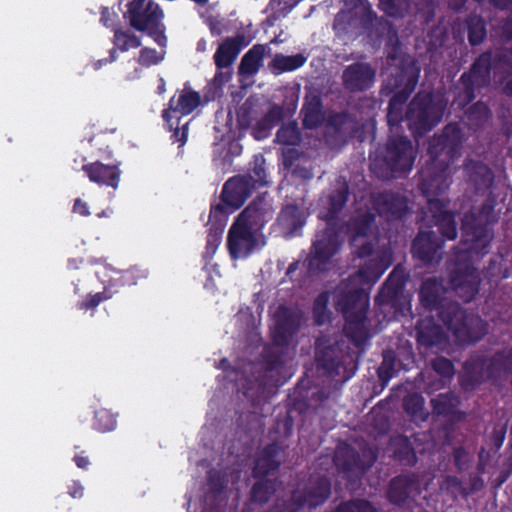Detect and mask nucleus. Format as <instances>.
<instances>
[{
    "instance_id": "1",
    "label": "nucleus",
    "mask_w": 512,
    "mask_h": 512,
    "mask_svg": "<svg viewBox=\"0 0 512 512\" xmlns=\"http://www.w3.org/2000/svg\"><path fill=\"white\" fill-rule=\"evenodd\" d=\"M464 140L461 126L448 123L429 140L430 161L418 173V189L427 200L431 226L437 227L444 242L458 236V214L449 209L450 201L442 195L450 186L449 167L460 156Z\"/></svg>"
},
{
    "instance_id": "2",
    "label": "nucleus",
    "mask_w": 512,
    "mask_h": 512,
    "mask_svg": "<svg viewBox=\"0 0 512 512\" xmlns=\"http://www.w3.org/2000/svg\"><path fill=\"white\" fill-rule=\"evenodd\" d=\"M445 288L436 278L426 279L419 291L422 306L436 311L439 320L452 333L456 342L473 344L482 340L488 331V324L480 316L468 313L458 302L447 300Z\"/></svg>"
},
{
    "instance_id": "3",
    "label": "nucleus",
    "mask_w": 512,
    "mask_h": 512,
    "mask_svg": "<svg viewBox=\"0 0 512 512\" xmlns=\"http://www.w3.org/2000/svg\"><path fill=\"white\" fill-rule=\"evenodd\" d=\"M349 194L348 184L343 182L327 196V209L320 213V218L326 221L327 226L317 235L304 261L309 276H317L326 271L331 258L340 248L342 225L338 223V216L345 207Z\"/></svg>"
},
{
    "instance_id": "4",
    "label": "nucleus",
    "mask_w": 512,
    "mask_h": 512,
    "mask_svg": "<svg viewBox=\"0 0 512 512\" xmlns=\"http://www.w3.org/2000/svg\"><path fill=\"white\" fill-rule=\"evenodd\" d=\"M512 377V347L496 350L491 355L476 353L463 365L460 384L465 390H474L487 381L508 380Z\"/></svg>"
},
{
    "instance_id": "5",
    "label": "nucleus",
    "mask_w": 512,
    "mask_h": 512,
    "mask_svg": "<svg viewBox=\"0 0 512 512\" xmlns=\"http://www.w3.org/2000/svg\"><path fill=\"white\" fill-rule=\"evenodd\" d=\"M416 151L407 136H392L384 148L371 159V172L382 181L406 176L413 168Z\"/></svg>"
},
{
    "instance_id": "6",
    "label": "nucleus",
    "mask_w": 512,
    "mask_h": 512,
    "mask_svg": "<svg viewBox=\"0 0 512 512\" xmlns=\"http://www.w3.org/2000/svg\"><path fill=\"white\" fill-rule=\"evenodd\" d=\"M486 200L478 213L467 212L462 218V238L460 246H465L466 252H476L486 255L493 239V224L496 222L494 208L496 197L492 190L486 192Z\"/></svg>"
},
{
    "instance_id": "7",
    "label": "nucleus",
    "mask_w": 512,
    "mask_h": 512,
    "mask_svg": "<svg viewBox=\"0 0 512 512\" xmlns=\"http://www.w3.org/2000/svg\"><path fill=\"white\" fill-rule=\"evenodd\" d=\"M123 18L131 28L146 32L160 47L167 45L165 14L161 6L153 0H132L127 5Z\"/></svg>"
},
{
    "instance_id": "8",
    "label": "nucleus",
    "mask_w": 512,
    "mask_h": 512,
    "mask_svg": "<svg viewBox=\"0 0 512 512\" xmlns=\"http://www.w3.org/2000/svg\"><path fill=\"white\" fill-rule=\"evenodd\" d=\"M265 159L256 158L254 166L245 174H238L229 178L223 185L220 200L233 209H239L256 189L268 184L265 169Z\"/></svg>"
},
{
    "instance_id": "9",
    "label": "nucleus",
    "mask_w": 512,
    "mask_h": 512,
    "mask_svg": "<svg viewBox=\"0 0 512 512\" xmlns=\"http://www.w3.org/2000/svg\"><path fill=\"white\" fill-rule=\"evenodd\" d=\"M331 495V482L325 476L311 477L302 489H295L287 499L277 498L266 512H299L323 505Z\"/></svg>"
},
{
    "instance_id": "10",
    "label": "nucleus",
    "mask_w": 512,
    "mask_h": 512,
    "mask_svg": "<svg viewBox=\"0 0 512 512\" xmlns=\"http://www.w3.org/2000/svg\"><path fill=\"white\" fill-rule=\"evenodd\" d=\"M446 101L434 92H418L408 105L405 118L419 135L432 130L442 119Z\"/></svg>"
},
{
    "instance_id": "11",
    "label": "nucleus",
    "mask_w": 512,
    "mask_h": 512,
    "mask_svg": "<svg viewBox=\"0 0 512 512\" xmlns=\"http://www.w3.org/2000/svg\"><path fill=\"white\" fill-rule=\"evenodd\" d=\"M491 51L481 53L472 63L470 69L464 72L454 85L452 106L465 108L476 97L477 89L487 87L491 80Z\"/></svg>"
},
{
    "instance_id": "12",
    "label": "nucleus",
    "mask_w": 512,
    "mask_h": 512,
    "mask_svg": "<svg viewBox=\"0 0 512 512\" xmlns=\"http://www.w3.org/2000/svg\"><path fill=\"white\" fill-rule=\"evenodd\" d=\"M456 264L450 273V285L456 295L465 303L472 301L479 292L481 278L471 259L476 252H466L465 246L457 247Z\"/></svg>"
},
{
    "instance_id": "13",
    "label": "nucleus",
    "mask_w": 512,
    "mask_h": 512,
    "mask_svg": "<svg viewBox=\"0 0 512 512\" xmlns=\"http://www.w3.org/2000/svg\"><path fill=\"white\" fill-rule=\"evenodd\" d=\"M316 359L319 368L328 376L339 377L342 382L351 379L358 369L355 352L344 341L325 347Z\"/></svg>"
},
{
    "instance_id": "14",
    "label": "nucleus",
    "mask_w": 512,
    "mask_h": 512,
    "mask_svg": "<svg viewBox=\"0 0 512 512\" xmlns=\"http://www.w3.org/2000/svg\"><path fill=\"white\" fill-rule=\"evenodd\" d=\"M406 278L402 271L394 268L374 299L377 313L384 314V320L403 315L407 304L404 295Z\"/></svg>"
},
{
    "instance_id": "15",
    "label": "nucleus",
    "mask_w": 512,
    "mask_h": 512,
    "mask_svg": "<svg viewBox=\"0 0 512 512\" xmlns=\"http://www.w3.org/2000/svg\"><path fill=\"white\" fill-rule=\"evenodd\" d=\"M362 26L370 30L378 40L385 41V49L388 61H400L407 58L402 55L401 43L396 27L384 17H378L371 9H367L362 17Z\"/></svg>"
},
{
    "instance_id": "16",
    "label": "nucleus",
    "mask_w": 512,
    "mask_h": 512,
    "mask_svg": "<svg viewBox=\"0 0 512 512\" xmlns=\"http://www.w3.org/2000/svg\"><path fill=\"white\" fill-rule=\"evenodd\" d=\"M397 62L398 68L390 79L391 84L397 91L393 94L389 103L392 107L403 108L417 87L420 68L410 58H401Z\"/></svg>"
},
{
    "instance_id": "17",
    "label": "nucleus",
    "mask_w": 512,
    "mask_h": 512,
    "mask_svg": "<svg viewBox=\"0 0 512 512\" xmlns=\"http://www.w3.org/2000/svg\"><path fill=\"white\" fill-rule=\"evenodd\" d=\"M275 328L272 342L275 346L289 347L292 338L298 333L302 323V312L280 305L275 312Z\"/></svg>"
},
{
    "instance_id": "18",
    "label": "nucleus",
    "mask_w": 512,
    "mask_h": 512,
    "mask_svg": "<svg viewBox=\"0 0 512 512\" xmlns=\"http://www.w3.org/2000/svg\"><path fill=\"white\" fill-rule=\"evenodd\" d=\"M420 493L421 487L417 476L414 473H402L389 481L386 498L392 505L403 507L415 501Z\"/></svg>"
},
{
    "instance_id": "19",
    "label": "nucleus",
    "mask_w": 512,
    "mask_h": 512,
    "mask_svg": "<svg viewBox=\"0 0 512 512\" xmlns=\"http://www.w3.org/2000/svg\"><path fill=\"white\" fill-rule=\"evenodd\" d=\"M201 104V95L199 92L193 90L188 82L184 84L182 90H177V93L170 98L168 107L162 111V119L166 126L173 128V116L179 114L178 117L190 115Z\"/></svg>"
},
{
    "instance_id": "20",
    "label": "nucleus",
    "mask_w": 512,
    "mask_h": 512,
    "mask_svg": "<svg viewBox=\"0 0 512 512\" xmlns=\"http://www.w3.org/2000/svg\"><path fill=\"white\" fill-rule=\"evenodd\" d=\"M444 244V239H441L434 231L420 230L412 241L411 254L413 258L429 265L442 259Z\"/></svg>"
},
{
    "instance_id": "21",
    "label": "nucleus",
    "mask_w": 512,
    "mask_h": 512,
    "mask_svg": "<svg viewBox=\"0 0 512 512\" xmlns=\"http://www.w3.org/2000/svg\"><path fill=\"white\" fill-rule=\"evenodd\" d=\"M341 78L347 92H366L375 83L376 70L367 62H354L344 68Z\"/></svg>"
},
{
    "instance_id": "22",
    "label": "nucleus",
    "mask_w": 512,
    "mask_h": 512,
    "mask_svg": "<svg viewBox=\"0 0 512 512\" xmlns=\"http://www.w3.org/2000/svg\"><path fill=\"white\" fill-rule=\"evenodd\" d=\"M254 232L247 224L233 222L227 236V248L232 259L246 258L254 251L257 245Z\"/></svg>"
},
{
    "instance_id": "23",
    "label": "nucleus",
    "mask_w": 512,
    "mask_h": 512,
    "mask_svg": "<svg viewBox=\"0 0 512 512\" xmlns=\"http://www.w3.org/2000/svg\"><path fill=\"white\" fill-rule=\"evenodd\" d=\"M376 459V453L368 446L360 450L346 446L336 456L337 463L346 472L364 473L374 465Z\"/></svg>"
},
{
    "instance_id": "24",
    "label": "nucleus",
    "mask_w": 512,
    "mask_h": 512,
    "mask_svg": "<svg viewBox=\"0 0 512 512\" xmlns=\"http://www.w3.org/2000/svg\"><path fill=\"white\" fill-rule=\"evenodd\" d=\"M284 460V450L280 443L267 444L257 455L252 469L254 478H264L278 471Z\"/></svg>"
},
{
    "instance_id": "25",
    "label": "nucleus",
    "mask_w": 512,
    "mask_h": 512,
    "mask_svg": "<svg viewBox=\"0 0 512 512\" xmlns=\"http://www.w3.org/2000/svg\"><path fill=\"white\" fill-rule=\"evenodd\" d=\"M119 162L104 164L100 160L84 164L82 171L88 179L99 185L117 189L120 183L121 170Z\"/></svg>"
},
{
    "instance_id": "26",
    "label": "nucleus",
    "mask_w": 512,
    "mask_h": 512,
    "mask_svg": "<svg viewBox=\"0 0 512 512\" xmlns=\"http://www.w3.org/2000/svg\"><path fill=\"white\" fill-rule=\"evenodd\" d=\"M464 171L468 182L474 187L477 194L485 195L494 185V174L490 167L481 161L466 160Z\"/></svg>"
},
{
    "instance_id": "27",
    "label": "nucleus",
    "mask_w": 512,
    "mask_h": 512,
    "mask_svg": "<svg viewBox=\"0 0 512 512\" xmlns=\"http://www.w3.org/2000/svg\"><path fill=\"white\" fill-rule=\"evenodd\" d=\"M416 340L420 347L431 349L446 343L447 337L442 327L432 317L420 318L415 326Z\"/></svg>"
},
{
    "instance_id": "28",
    "label": "nucleus",
    "mask_w": 512,
    "mask_h": 512,
    "mask_svg": "<svg viewBox=\"0 0 512 512\" xmlns=\"http://www.w3.org/2000/svg\"><path fill=\"white\" fill-rule=\"evenodd\" d=\"M378 213L385 216L388 220L402 219L407 210L408 203L400 193L384 191L376 199Z\"/></svg>"
},
{
    "instance_id": "29",
    "label": "nucleus",
    "mask_w": 512,
    "mask_h": 512,
    "mask_svg": "<svg viewBox=\"0 0 512 512\" xmlns=\"http://www.w3.org/2000/svg\"><path fill=\"white\" fill-rule=\"evenodd\" d=\"M491 71L494 76L499 78L501 83H505L503 90L506 95L512 96V46L497 50L495 54L491 52Z\"/></svg>"
},
{
    "instance_id": "30",
    "label": "nucleus",
    "mask_w": 512,
    "mask_h": 512,
    "mask_svg": "<svg viewBox=\"0 0 512 512\" xmlns=\"http://www.w3.org/2000/svg\"><path fill=\"white\" fill-rule=\"evenodd\" d=\"M307 213L303 205L289 203L282 207L277 222L281 229L289 236H294L306 224Z\"/></svg>"
},
{
    "instance_id": "31",
    "label": "nucleus",
    "mask_w": 512,
    "mask_h": 512,
    "mask_svg": "<svg viewBox=\"0 0 512 512\" xmlns=\"http://www.w3.org/2000/svg\"><path fill=\"white\" fill-rule=\"evenodd\" d=\"M300 115L302 117V125L305 129H316L323 124V102L318 93L313 92L306 94Z\"/></svg>"
},
{
    "instance_id": "32",
    "label": "nucleus",
    "mask_w": 512,
    "mask_h": 512,
    "mask_svg": "<svg viewBox=\"0 0 512 512\" xmlns=\"http://www.w3.org/2000/svg\"><path fill=\"white\" fill-rule=\"evenodd\" d=\"M236 210L237 209H233L230 207V205L222 202L221 200L219 203L211 205L209 222L211 223L213 220H215V223H212L209 228V233L207 236V248L216 247L218 245L223 233L226 217Z\"/></svg>"
},
{
    "instance_id": "33",
    "label": "nucleus",
    "mask_w": 512,
    "mask_h": 512,
    "mask_svg": "<svg viewBox=\"0 0 512 512\" xmlns=\"http://www.w3.org/2000/svg\"><path fill=\"white\" fill-rule=\"evenodd\" d=\"M342 312L345 318L358 316L361 312L367 317L369 293L363 288L349 290L341 299Z\"/></svg>"
},
{
    "instance_id": "34",
    "label": "nucleus",
    "mask_w": 512,
    "mask_h": 512,
    "mask_svg": "<svg viewBox=\"0 0 512 512\" xmlns=\"http://www.w3.org/2000/svg\"><path fill=\"white\" fill-rule=\"evenodd\" d=\"M284 117L283 108L279 105H272L267 113L260 116L250 127L251 135L256 140H263L270 136L271 130L278 125Z\"/></svg>"
},
{
    "instance_id": "35",
    "label": "nucleus",
    "mask_w": 512,
    "mask_h": 512,
    "mask_svg": "<svg viewBox=\"0 0 512 512\" xmlns=\"http://www.w3.org/2000/svg\"><path fill=\"white\" fill-rule=\"evenodd\" d=\"M268 210L263 199H254L237 217L236 221L247 224L253 230H260L267 223Z\"/></svg>"
},
{
    "instance_id": "36",
    "label": "nucleus",
    "mask_w": 512,
    "mask_h": 512,
    "mask_svg": "<svg viewBox=\"0 0 512 512\" xmlns=\"http://www.w3.org/2000/svg\"><path fill=\"white\" fill-rule=\"evenodd\" d=\"M434 414L443 417H456L461 420L464 413L458 410L460 399L452 392L440 393L430 401Z\"/></svg>"
},
{
    "instance_id": "37",
    "label": "nucleus",
    "mask_w": 512,
    "mask_h": 512,
    "mask_svg": "<svg viewBox=\"0 0 512 512\" xmlns=\"http://www.w3.org/2000/svg\"><path fill=\"white\" fill-rule=\"evenodd\" d=\"M242 36L227 38L221 43L214 54V62L217 69L229 68L241 51Z\"/></svg>"
},
{
    "instance_id": "38",
    "label": "nucleus",
    "mask_w": 512,
    "mask_h": 512,
    "mask_svg": "<svg viewBox=\"0 0 512 512\" xmlns=\"http://www.w3.org/2000/svg\"><path fill=\"white\" fill-rule=\"evenodd\" d=\"M266 52V46L263 44H255L242 57L238 67L239 76L251 77L260 70L263 58Z\"/></svg>"
},
{
    "instance_id": "39",
    "label": "nucleus",
    "mask_w": 512,
    "mask_h": 512,
    "mask_svg": "<svg viewBox=\"0 0 512 512\" xmlns=\"http://www.w3.org/2000/svg\"><path fill=\"white\" fill-rule=\"evenodd\" d=\"M366 320L367 317H364L362 312L358 314V316L346 318L347 323L344 327V332L358 349L363 348L370 337L369 331L365 325Z\"/></svg>"
},
{
    "instance_id": "40",
    "label": "nucleus",
    "mask_w": 512,
    "mask_h": 512,
    "mask_svg": "<svg viewBox=\"0 0 512 512\" xmlns=\"http://www.w3.org/2000/svg\"><path fill=\"white\" fill-rule=\"evenodd\" d=\"M491 116L492 112L488 105L478 101L465 111L463 121L470 130L478 131L487 124Z\"/></svg>"
},
{
    "instance_id": "41",
    "label": "nucleus",
    "mask_w": 512,
    "mask_h": 512,
    "mask_svg": "<svg viewBox=\"0 0 512 512\" xmlns=\"http://www.w3.org/2000/svg\"><path fill=\"white\" fill-rule=\"evenodd\" d=\"M464 30L471 46H478L487 37V22L479 14L471 13L464 20Z\"/></svg>"
},
{
    "instance_id": "42",
    "label": "nucleus",
    "mask_w": 512,
    "mask_h": 512,
    "mask_svg": "<svg viewBox=\"0 0 512 512\" xmlns=\"http://www.w3.org/2000/svg\"><path fill=\"white\" fill-rule=\"evenodd\" d=\"M388 265L380 257H373L360 266L356 277L365 285L375 284L383 275Z\"/></svg>"
},
{
    "instance_id": "43",
    "label": "nucleus",
    "mask_w": 512,
    "mask_h": 512,
    "mask_svg": "<svg viewBox=\"0 0 512 512\" xmlns=\"http://www.w3.org/2000/svg\"><path fill=\"white\" fill-rule=\"evenodd\" d=\"M393 457L401 464L414 466L417 462L415 449L407 436L399 435L391 439Z\"/></svg>"
},
{
    "instance_id": "44",
    "label": "nucleus",
    "mask_w": 512,
    "mask_h": 512,
    "mask_svg": "<svg viewBox=\"0 0 512 512\" xmlns=\"http://www.w3.org/2000/svg\"><path fill=\"white\" fill-rule=\"evenodd\" d=\"M306 60V57L302 54L286 56L277 53L269 63V69L274 75H280L299 69L305 64Z\"/></svg>"
},
{
    "instance_id": "45",
    "label": "nucleus",
    "mask_w": 512,
    "mask_h": 512,
    "mask_svg": "<svg viewBox=\"0 0 512 512\" xmlns=\"http://www.w3.org/2000/svg\"><path fill=\"white\" fill-rule=\"evenodd\" d=\"M262 115V106L258 99L249 97L240 106L237 112V121L242 128H250Z\"/></svg>"
},
{
    "instance_id": "46",
    "label": "nucleus",
    "mask_w": 512,
    "mask_h": 512,
    "mask_svg": "<svg viewBox=\"0 0 512 512\" xmlns=\"http://www.w3.org/2000/svg\"><path fill=\"white\" fill-rule=\"evenodd\" d=\"M416 0H379V8L389 17L403 19L408 15Z\"/></svg>"
},
{
    "instance_id": "47",
    "label": "nucleus",
    "mask_w": 512,
    "mask_h": 512,
    "mask_svg": "<svg viewBox=\"0 0 512 512\" xmlns=\"http://www.w3.org/2000/svg\"><path fill=\"white\" fill-rule=\"evenodd\" d=\"M250 491V501L260 505L266 504L272 495L276 492V481L264 478H258Z\"/></svg>"
},
{
    "instance_id": "48",
    "label": "nucleus",
    "mask_w": 512,
    "mask_h": 512,
    "mask_svg": "<svg viewBox=\"0 0 512 512\" xmlns=\"http://www.w3.org/2000/svg\"><path fill=\"white\" fill-rule=\"evenodd\" d=\"M148 272L146 269H142L137 266L130 267L122 271L117 278L111 279L113 283V289L124 286L137 285L139 281L146 279Z\"/></svg>"
},
{
    "instance_id": "49",
    "label": "nucleus",
    "mask_w": 512,
    "mask_h": 512,
    "mask_svg": "<svg viewBox=\"0 0 512 512\" xmlns=\"http://www.w3.org/2000/svg\"><path fill=\"white\" fill-rule=\"evenodd\" d=\"M113 44L115 50L118 49L121 52H126L132 48H138L141 46V39L131 30H123L122 28H115L113 30Z\"/></svg>"
},
{
    "instance_id": "50",
    "label": "nucleus",
    "mask_w": 512,
    "mask_h": 512,
    "mask_svg": "<svg viewBox=\"0 0 512 512\" xmlns=\"http://www.w3.org/2000/svg\"><path fill=\"white\" fill-rule=\"evenodd\" d=\"M382 357L377 373L379 379L386 384L397 374L399 369L396 367L397 358L394 350H384Z\"/></svg>"
},
{
    "instance_id": "51",
    "label": "nucleus",
    "mask_w": 512,
    "mask_h": 512,
    "mask_svg": "<svg viewBox=\"0 0 512 512\" xmlns=\"http://www.w3.org/2000/svg\"><path fill=\"white\" fill-rule=\"evenodd\" d=\"M276 141L287 146H297L301 142V133L295 121L282 124L276 133Z\"/></svg>"
},
{
    "instance_id": "52",
    "label": "nucleus",
    "mask_w": 512,
    "mask_h": 512,
    "mask_svg": "<svg viewBox=\"0 0 512 512\" xmlns=\"http://www.w3.org/2000/svg\"><path fill=\"white\" fill-rule=\"evenodd\" d=\"M117 426L116 415L106 408L95 411L92 427L100 433L113 431Z\"/></svg>"
},
{
    "instance_id": "53",
    "label": "nucleus",
    "mask_w": 512,
    "mask_h": 512,
    "mask_svg": "<svg viewBox=\"0 0 512 512\" xmlns=\"http://www.w3.org/2000/svg\"><path fill=\"white\" fill-rule=\"evenodd\" d=\"M117 292H118L117 289H113L112 281H109L108 284L104 287V290L102 292H98L96 294H88L84 300L78 302L77 308L79 310L94 309L102 301L112 298V296Z\"/></svg>"
},
{
    "instance_id": "54",
    "label": "nucleus",
    "mask_w": 512,
    "mask_h": 512,
    "mask_svg": "<svg viewBox=\"0 0 512 512\" xmlns=\"http://www.w3.org/2000/svg\"><path fill=\"white\" fill-rule=\"evenodd\" d=\"M272 344H274L272 342ZM288 347H281L272 345L270 348L265 349L263 353L264 368L268 372L278 370L284 365V350Z\"/></svg>"
},
{
    "instance_id": "55",
    "label": "nucleus",
    "mask_w": 512,
    "mask_h": 512,
    "mask_svg": "<svg viewBox=\"0 0 512 512\" xmlns=\"http://www.w3.org/2000/svg\"><path fill=\"white\" fill-rule=\"evenodd\" d=\"M328 301L329 297L326 292L320 293L314 300L313 316L317 325H323L330 319Z\"/></svg>"
},
{
    "instance_id": "56",
    "label": "nucleus",
    "mask_w": 512,
    "mask_h": 512,
    "mask_svg": "<svg viewBox=\"0 0 512 512\" xmlns=\"http://www.w3.org/2000/svg\"><path fill=\"white\" fill-rule=\"evenodd\" d=\"M207 484L209 491L215 496L220 495L227 484L226 475L216 469H211L207 473Z\"/></svg>"
},
{
    "instance_id": "57",
    "label": "nucleus",
    "mask_w": 512,
    "mask_h": 512,
    "mask_svg": "<svg viewBox=\"0 0 512 512\" xmlns=\"http://www.w3.org/2000/svg\"><path fill=\"white\" fill-rule=\"evenodd\" d=\"M432 369L443 378L451 379L455 374L453 362L444 357L437 356L431 361Z\"/></svg>"
},
{
    "instance_id": "58",
    "label": "nucleus",
    "mask_w": 512,
    "mask_h": 512,
    "mask_svg": "<svg viewBox=\"0 0 512 512\" xmlns=\"http://www.w3.org/2000/svg\"><path fill=\"white\" fill-rule=\"evenodd\" d=\"M423 398L418 394H412L404 398L403 407L412 417H418L423 412Z\"/></svg>"
},
{
    "instance_id": "59",
    "label": "nucleus",
    "mask_w": 512,
    "mask_h": 512,
    "mask_svg": "<svg viewBox=\"0 0 512 512\" xmlns=\"http://www.w3.org/2000/svg\"><path fill=\"white\" fill-rule=\"evenodd\" d=\"M163 60L156 49L144 47L139 52L138 62L140 65L150 67L159 64Z\"/></svg>"
},
{
    "instance_id": "60",
    "label": "nucleus",
    "mask_w": 512,
    "mask_h": 512,
    "mask_svg": "<svg viewBox=\"0 0 512 512\" xmlns=\"http://www.w3.org/2000/svg\"><path fill=\"white\" fill-rule=\"evenodd\" d=\"M180 117H176V120L173 121V128L166 126L169 131L172 132L173 142H179L180 146H183L188 139V125L189 122H186L182 127H179Z\"/></svg>"
},
{
    "instance_id": "61",
    "label": "nucleus",
    "mask_w": 512,
    "mask_h": 512,
    "mask_svg": "<svg viewBox=\"0 0 512 512\" xmlns=\"http://www.w3.org/2000/svg\"><path fill=\"white\" fill-rule=\"evenodd\" d=\"M469 454L462 446L453 449V462L458 472L467 470L469 466Z\"/></svg>"
},
{
    "instance_id": "62",
    "label": "nucleus",
    "mask_w": 512,
    "mask_h": 512,
    "mask_svg": "<svg viewBox=\"0 0 512 512\" xmlns=\"http://www.w3.org/2000/svg\"><path fill=\"white\" fill-rule=\"evenodd\" d=\"M444 485L447 489H454L458 491L463 497L469 496L468 488L463 485L462 480L457 476L447 475L444 478Z\"/></svg>"
},
{
    "instance_id": "63",
    "label": "nucleus",
    "mask_w": 512,
    "mask_h": 512,
    "mask_svg": "<svg viewBox=\"0 0 512 512\" xmlns=\"http://www.w3.org/2000/svg\"><path fill=\"white\" fill-rule=\"evenodd\" d=\"M404 119L402 107H392L388 104L387 108V122L390 127L398 126Z\"/></svg>"
},
{
    "instance_id": "64",
    "label": "nucleus",
    "mask_w": 512,
    "mask_h": 512,
    "mask_svg": "<svg viewBox=\"0 0 512 512\" xmlns=\"http://www.w3.org/2000/svg\"><path fill=\"white\" fill-rule=\"evenodd\" d=\"M354 512H378L377 508L366 499L349 500Z\"/></svg>"
}]
</instances>
